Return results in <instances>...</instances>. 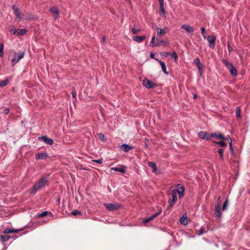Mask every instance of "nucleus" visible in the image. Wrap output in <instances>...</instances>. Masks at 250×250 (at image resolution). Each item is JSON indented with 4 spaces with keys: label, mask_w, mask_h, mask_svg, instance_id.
Masks as SVG:
<instances>
[{
    "label": "nucleus",
    "mask_w": 250,
    "mask_h": 250,
    "mask_svg": "<svg viewBox=\"0 0 250 250\" xmlns=\"http://www.w3.org/2000/svg\"><path fill=\"white\" fill-rule=\"evenodd\" d=\"M153 218L151 216H150L149 217L143 220V222L144 223V224H146V223H148L149 222H150V221H152L153 220Z\"/></svg>",
    "instance_id": "42"
},
{
    "label": "nucleus",
    "mask_w": 250,
    "mask_h": 250,
    "mask_svg": "<svg viewBox=\"0 0 250 250\" xmlns=\"http://www.w3.org/2000/svg\"><path fill=\"white\" fill-rule=\"evenodd\" d=\"M177 191L178 190H174V189L171 191L172 199L168 200V203H170L171 206H174L177 200Z\"/></svg>",
    "instance_id": "9"
},
{
    "label": "nucleus",
    "mask_w": 250,
    "mask_h": 250,
    "mask_svg": "<svg viewBox=\"0 0 250 250\" xmlns=\"http://www.w3.org/2000/svg\"><path fill=\"white\" fill-rule=\"evenodd\" d=\"M12 8L14 11V13L15 15L16 19L21 21V13L19 8L15 4L12 5Z\"/></svg>",
    "instance_id": "11"
},
{
    "label": "nucleus",
    "mask_w": 250,
    "mask_h": 250,
    "mask_svg": "<svg viewBox=\"0 0 250 250\" xmlns=\"http://www.w3.org/2000/svg\"><path fill=\"white\" fill-rule=\"evenodd\" d=\"M150 58L153 59L158 62H159V61H160L159 59L155 58V54L153 52L150 53Z\"/></svg>",
    "instance_id": "46"
},
{
    "label": "nucleus",
    "mask_w": 250,
    "mask_h": 250,
    "mask_svg": "<svg viewBox=\"0 0 250 250\" xmlns=\"http://www.w3.org/2000/svg\"><path fill=\"white\" fill-rule=\"evenodd\" d=\"M134 148L133 146L128 145L126 144H123L121 146V149L125 152H127Z\"/></svg>",
    "instance_id": "20"
},
{
    "label": "nucleus",
    "mask_w": 250,
    "mask_h": 250,
    "mask_svg": "<svg viewBox=\"0 0 250 250\" xmlns=\"http://www.w3.org/2000/svg\"><path fill=\"white\" fill-rule=\"evenodd\" d=\"M9 31L13 34H17L18 30H17L13 26L10 27Z\"/></svg>",
    "instance_id": "38"
},
{
    "label": "nucleus",
    "mask_w": 250,
    "mask_h": 250,
    "mask_svg": "<svg viewBox=\"0 0 250 250\" xmlns=\"http://www.w3.org/2000/svg\"><path fill=\"white\" fill-rule=\"evenodd\" d=\"M104 205L108 211L117 210L122 207V205L117 203L104 204Z\"/></svg>",
    "instance_id": "3"
},
{
    "label": "nucleus",
    "mask_w": 250,
    "mask_h": 250,
    "mask_svg": "<svg viewBox=\"0 0 250 250\" xmlns=\"http://www.w3.org/2000/svg\"><path fill=\"white\" fill-rule=\"evenodd\" d=\"M92 161L99 164H102L103 163V159L101 158L98 160H93Z\"/></svg>",
    "instance_id": "48"
},
{
    "label": "nucleus",
    "mask_w": 250,
    "mask_h": 250,
    "mask_svg": "<svg viewBox=\"0 0 250 250\" xmlns=\"http://www.w3.org/2000/svg\"><path fill=\"white\" fill-rule=\"evenodd\" d=\"M142 84L147 89L154 88L155 87L158 86L156 83H153L146 78L144 80Z\"/></svg>",
    "instance_id": "5"
},
{
    "label": "nucleus",
    "mask_w": 250,
    "mask_h": 250,
    "mask_svg": "<svg viewBox=\"0 0 250 250\" xmlns=\"http://www.w3.org/2000/svg\"><path fill=\"white\" fill-rule=\"evenodd\" d=\"M126 167L124 165H121L120 167H111V170H114L115 171L121 172V173H125V172Z\"/></svg>",
    "instance_id": "21"
},
{
    "label": "nucleus",
    "mask_w": 250,
    "mask_h": 250,
    "mask_svg": "<svg viewBox=\"0 0 250 250\" xmlns=\"http://www.w3.org/2000/svg\"><path fill=\"white\" fill-rule=\"evenodd\" d=\"M169 55H170L171 57H173L174 60H176L178 59V55L175 51H173L172 53H170Z\"/></svg>",
    "instance_id": "41"
},
{
    "label": "nucleus",
    "mask_w": 250,
    "mask_h": 250,
    "mask_svg": "<svg viewBox=\"0 0 250 250\" xmlns=\"http://www.w3.org/2000/svg\"><path fill=\"white\" fill-rule=\"evenodd\" d=\"M24 52H20L15 53L13 58L11 60L12 65L14 66L24 56Z\"/></svg>",
    "instance_id": "4"
},
{
    "label": "nucleus",
    "mask_w": 250,
    "mask_h": 250,
    "mask_svg": "<svg viewBox=\"0 0 250 250\" xmlns=\"http://www.w3.org/2000/svg\"><path fill=\"white\" fill-rule=\"evenodd\" d=\"M81 169H82V170H89V168L88 167H82V166H81V168H80Z\"/></svg>",
    "instance_id": "58"
},
{
    "label": "nucleus",
    "mask_w": 250,
    "mask_h": 250,
    "mask_svg": "<svg viewBox=\"0 0 250 250\" xmlns=\"http://www.w3.org/2000/svg\"><path fill=\"white\" fill-rule=\"evenodd\" d=\"M3 49H4V45H1L0 48V57H3L4 53H3Z\"/></svg>",
    "instance_id": "43"
},
{
    "label": "nucleus",
    "mask_w": 250,
    "mask_h": 250,
    "mask_svg": "<svg viewBox=\"0 0 250 250\" xmlns=\"http://www.w3.org/2000/svg\"><path fill=\"white\" fill-rule=\"evenodd\" d=\"M9 112V109H8V108H5L4 110H3V113L4 114H8Z\"/></svg>",
    "instance_id": "57"
},
{
    "label": "nucleus",
    "mask_w": 250,
    "mask_h": 250,
    "mask_svg": "<svg viewBox=\"0 0 250 250\" xmlns=\"http://www.w3.org/2000/svg\"><path fill=\"white\" fill-rule=\"evenodd\" d=\"M49 213H50V212L47 211H44L42 212L41 213H38L37 215V216L39 218H42L46 216Z\"/></svg>",
    "instance_id": "34"
},
{
    "label": "nucleus",
    "mask_w": 250,
    "mask_h": 250,
    "mask_svg": "<svg viewBox=\"0 0 250 250\" xmlns=\"http://www.w3.org/2000/svg\"><path fill=\"white\" fill-rule=\"evenodd\" d=\"M207 40L209 42V47L214 49L215 45L216 37L213 35H208L207 37Z\"/></svg>",
    "instance_id": "10"
},
{
    "label": "nucleus",
    "mask_w": 250,
    "mask_h": 250,
    "mask_svg": "<svg viewBox=\"0 0 250 250\" xmlns=\"http://www.w3.org/2000/svg\"><path fill=\"white\" fill-rule=\"evenodd\" d=\"M210 138L213 137L218 140H225V136L220 132L211 133L210 134Z\"/></svg>",
    "instance_id": "14"
},
{
    "label": "nucleus",
    "mask_w": 250,
    "mask_h": 250,
    "mask_svg": "<svg viewBox=\"0 0 250 250\" xmlns=\"http://www.w3.org/2000/svg\"><path fill=\"white\" fill-rule=\"evenodd\" d=\"M221 197L219 196L218 199H217V204H218V203H219L220 205H221Z\"/></svg>",
    "instance_id": "60"
},
{
    "label": "nucleus",
    "mask_w": 250,
    "mask_h": 250,
    "mask_svg": "<svg viewBox=\"0 0 250 250\" xmlns=\"http://www.w3.org/2000/svg\"><path fill=\"white\" fill-rule=\"evenodd\" d=\"M215 215L218 219H220L222 217V213L221 212V206L218 203L215 206Z\"/></svg>",
    "instance_id": "13"
},
{
    "label": "nucleus",
    "mask_w": 250,
    "mask_h": 250,
    "mask_svg": "<svg viewBox=\"0 0 250 250\" xmlns=\"http://www.w3.org/2000/svg\"><path fill=\"white\" fill-rule=\"evenodd\" d=\"M144 146H145V147H146V148H148V143L149 142V140L147 138H146L145 140H144Z\"/></svg>",
    "instance_id": "47"
},
{
    "label": "nucleus",
    "mask_w": 250,
    "mask_h": 250,
    "mask_svg": "<svg viewBox=\"0 0 250 250\" xmlns=\"http://www.w3.org/2000/svg\"><path fill=\"white\" fill-rule=\"evenodd\" d=\"M198 137L202 140L206 141H212L210 138V134L206 131H200L198 133Z\"/></svg>",
    "instance_id": "6"
},
{
    "label": "nucleus",
    "mask_w": 250,
    "mask_h": 250,
    "mask_svg": "<svg viewBox=\"0 0 250 250\" xmlns=\"http://www.w3.org/2000/svg\"><path fill=\"white\" fill-rule=\"evenodd\" d=\"M148 166L152 168V172H156L157 170V166L155 163L149 162L147 163Z\"/></svg>",
    "instance_id": "29"
},
{
    "label": "nucleus",
    "mask_w": 250,
    "mask_h": 250,
    "mask_svg": "<svg viewBox=\"0 0 250 250\" xmlns=\"http://www.w3.org/2000/svg\"><path fill=\"white\" fill-rule=\"evenodd\" d=\"M12 229L7 228L4 230L3 233H6V234H9V233H12Z\"/></svg>",
    "instance_id": "45"
},
{
    "label": "nucleus",
    "mask_w": 250,
    "mask_h": 250,
    "mask_svg": "<svg viewBox=\"0 0 250 250\" xmlns=\"http://www.w3.org/2000/svg\"><path fill=\"white\" fill-rule=\"evenodd\" d=\"M213 144L219 145L220 147H225L227 146V143L225 142V140H221L220 141H215L214 140L211 141Z\"/></svg>",
    "instance_id": "25"
},
{
    "label": "nucleus",
    "mask_w": 250,
    "mask_h": 250,
    "mask_svg": "<svg viewBox=\"0 0 250 250\" xmlns=\"http://www.w3.org/2000/svg\"><path fill=\"white\" fill-rule=\"evenodd\" d=\"M222 62L224 65H225L229 69L230 73L232 76H236L237 75V69L232 63L228 62L224 59H222Z\"/></svg>",
    "instance_id": "2"
},
{
    "label": "nucleus",
    "mask_w": 250,
    "mask_h": 250,
    "mask_svg": "<svg viewBox=\"0 0 250 250\" xmlns=\"http://www.w3.org/2000/svg\"><path fill=\"white\" fill-rule=\"evenodd\" d=\"M156 39L155 36L154 35L152 36V38L151 39L150 43V47H158V46L160 45L159 43H157V41H156V42H155V40Z\"/></svg>",
    "instance_id": "26"
},
{
    "label": "nucleus",
    "mask_w": 250,
    "mask_h": 250,
    "mask_svg": "<svg viewBox=\"0 0 250 250\" xmlns=\"http://www.w3.org/2000/svg\"><path fill=\"white\" fill-rule=\"evenodd\" d=\"M47 178L42 177L37 182H36L29 190L31 194H35L41 188L43 187L47 183Z\"/></svg>",
    "instance_id": "1"
},
{
    "label": "nucleus",
    "mask_w": 250,
    "mask_h": 250,
    "mask_svg": "<svg viewBox=\"0 0 250 250\" xmlns=\"http://www.w3.org/2000/svg\"><path fill=\"white\" fill-rule=\"evenodd\" d=\"M34 19V17L30 13H24L21 16V20H31Z\"/></svg>",
    "instance_id": "16"
},
{
    "label": "nucleus",
    "mask_w": 250,
    "mask_h": 250,
    "mask_svg": "<svg viewBox=\"0 0 250 250\" xmlns=\"http://www.w3.org/2000/svg\"><path fill=\"white\" fill-rule=\"evenodd\" d=\"M193 63L196 64L197 67H198L199 72L200 73V75L202 76L203 72V65L200 62V61L198 58H195L193 60Z\"/></svg>",
    "instance_id": "8"
},
{
    "label": "nucleus",
    "mask_w": 250,
    "mask_h": 250,
    "mask_svg": "<svg viewBox=\"0 0 250 250\" xmlns=\"http://www.w3.org/2000/svg\"><path fill=\"white\" fill-rule=\"evenodd\" d=\"M205 30H206V29L205 27H201V34L203 36L204 38H206V36L205 35Z\"/></svg>",
    "instance_id": "50"
},
{
    "label": "nucleus",
    "mask_w": 250,
    "mask_h": 250,
    "mask_svg": "<svg viewBox=\"0 0 250 250\" xmlns=\"http://www.w3.org/2000/svg\"><path fill=\"white\" fill-rule=\"evenodd\" d=\"M39 139H42L44 143L47 145H52L54 143L53 140L48 138L46 136H42L40 137Z\"/></svg>",
    "instance_id": "17"
},
{
    "label": "nucleus",
    "mask_w": 250,
    "mask_h": 250,
    "mask_svg": "<svg viewBox=\"0 0 250 250\" xmlns=\"http://www.w3.org/2000/svg\"><path fill=\"white\" fill-rule=\"evenodd\" d=\"M98 136L99 137V138L102 140V141H106V139L105 138V136L104 135V134L103 133H99L98 134Z\"/></svg>",
    "instance_id": "44"
},
{
    "label": "nucleus",
    "mask_w": 250,
    "mask_h": 250,
    "mask_svg": "<svg viewBox=\"0 0 250 250\" xmlns=\"http://www.w3.org/2000/svg\"><path fill=\"white\" fill-rule=\"evenodd\" d=\"M9 83V78L7 77L5 80L0 81V87H2L6 86Z\"/></svg>",
    "instance_id": "30"
},
{
    "label": "nucleus",
    "mask_w": 250,
    "mask_h": 250,
    "mask_svg": "<svg viewBox=\"0 0 250 250\" xmlns=\"http://www.w3.org/2000/svg\"><path fill=\"white\" fill-rule=\"evenodd\" d=\"M10 238V236L3 235H1L0 236V240L3 242H5L7 241Z\"/></svg>",
    "instance_id": "35"
},
{
    "label": "nucleus",
    "mask_w": 250,
    "mask_h": 250,
    "mask_svg": "<svg viewBox=\"0 0 250 250\" xmlns=\"http://www.w3.org/2000/svg\"><path fill=\"white\" fill-rule=\"evenodd\" d=\"M160 3L159 14L162 16H165L166 11L164 9V0H158Z\"/></svg>",
    "instance_id": "15"
},
{
    "label": "nucleus",
    "mask_w": 250,
    "mask_h": 250,
    "mask_svg": "<svg viewBox=\"0 0 250 250\" xmlns=\"http://www.w3.org/2000/svg\"><path fill=\"white\" fill-rule=\"evenodd\" d=\"M159 215L157 214V213H155V214H154L153 215H152L151 216V217L153 218V219H154L155 217H156L157 216H158Z\"/></svg>",
    "instance_id": "59"
},
{
    "label": "nucleus",
    "mask_w": 250,
    "mask_h": 250,
    "mask_svg": "<svg viewBox=\"0 0 250 250\" xmlns=\"http://www.w3.org/2000/svg\"><path fill=\"white\" fill-rule=\"evenodd\" d=\"M229 148L230 153L232 155H234V151L232 146V144L231 142L229 143Z\"/></svg>",
    "instance_id": "39"
},
{
    "label": "nucleus",
    "mask_w": 250,
    "mask_h": 250,
    "mask_svg": "<svg viewBox=\"0 0 250 250\" xmlns=\"http://www.w3.org/2000/svg\"><path fill=\"white\" fill-rule=\"evenodd\" d=\"M236 116L237 118H241V110L239 106L236 108Z\"/></svg>",
    "instance_id": "36"
},
{
    "label": "nucleus",
    "mask_w": 250,
    "mask_h": 250,
    "mask_svg": "<svg viewBox=\"0 0 250 250\" xmlns=\"http://www.w3.org/2000/svg\"><path fill=\"white\" fill-rule=\"evenodd\" d=\"M176 186L177 187V189H174V190H178L177 193L178 194L179 198L181 199L184 196L185 188L181 184H179Z\"/></svg>",
    "instance_id": "7"
},
{
    "label": "nucleus",
    "mask_w": 250,
    "mask_h": 250,
    "mask_svg": "<svg viewBox=\"0 0 250 250\" xmlns=\"http://www.w3.org/2000/svg\"><path fill=\"white\" fill-rule=\"evenodd\" d=\"M228 202H229V200L227 198L225 200V201L224 202L223 206H222V209L223 211L227 209L228 206Z\"/></svg>",
    "instance_id": "37"
},
{
    "label": "nucleus",
    "mask_w": 250,
    "mask_h": 250,
    "mask_svg": "<svg viewBox=\"0 0 250 250\" xmlns=\"http://www.w3.org/2000/svg\"><path fill=\"white\" fill-rule=\"evenodd\" d=\"M249 193L250 194V190L249 191Z\"/></svg>",
    "instance_id": "64"
},
{
    "label": "nucleus",
    "mask_w": 250,
    "mask_h": 250,
    "mask_svg": "<svg viewBox=\"0 0 250 250\" xmlns=\"http://www.w3.org/2000/svg\"><path fill=\"white\" fill-rule=\"evenodd\" d=\"M105 41V37L104 36V37H103L102 42L103 43H104Z\"/></svg>",
    "instance_id": "62"
},
{
    "label": "nucleus",
    "mask_w": 250,
    "mask_h": 250,
    "mask_svg": "<svg viewBox=\"0 0 250 250\" xmlns=\"http://www.w3.org/2000/svg\"><path fill=\"white\" fill-rule=\"evenodd\" d=\"M197 95L196 94H195L193 95V99H197Z\"/></svg>",
    "instance_id": "63"
},
{
    "label": "nucleus",
    "mask_w": 250,
    "mask_h": 250,
    "mask_svg": "<svg viewBox=\"0 0 250 250\" xmlns=\"http://www.w3.org/2000/svg\"><path fill=\"white\" fill-rule=\"evenodd\" d=\"M23 229H12V233H14V232H18L20 231H21V230H23Z\"/></svg>",
    "instance_id": "53"
},
{
    "label": "nucleus",
    "mask_w": 250,
    "mask_h": 250,
    "mask_svg": "<svg viewBox=\"0 0 250 250\" xmlns=\"http://www.w3.org/2000/svg\"><path fill=\"white\" fill-rule=\"evenodd\" d=\"M146 39V36L145 35L140 36H134L133 38V40L138 42H141L145 40Z\"/></svg>",
    "instance_id": "23"
},
{
    "label": "nucleus",
    "mask_w": 250,
    "mask_h": 250,
    "mask_svg": "<svg viewBox=\"0 0 250 250\" xmlns=\"http://www.w3.org/2000/svg\"><path fill=\"white\" fill-rule=\"evenodd\" d=\"M157 35L158 37H161L164 36L169 31L168 28L167 27H164L163 29H161L159 27H157Z\"/></svg>",
    "instance_id": "12"
},
{
    "label": "nucleus",
    "mask_w": 250,
    "mask_h": 250,
    "mask_svg": "<svg viewBox=\"0 0 250 250\" xmlns=\"http://www.w3.org/2000/svg\"><path fill=\"white\" fill-rule=\"evenodd\" d=\"M158 62H159V63L161 66L162 70L163 71V72L165 74L168 75L169 74V72L168 71H167V70L166 65L165 62H162L161 60L159 61Z\"/></svg>",
    "instance_id": "24"
},
{
    "label": "nucleus",
    "mask_w": 250,
    "mask_h": 250,
    "mask_svg": "<svg viewBox=\"0 0 250 250\" xmlns=\"http://www.w3.org/2000/svg\"><path fill=\"white\" fill-rule=\"evenodd\" d=\"M47 156V154L45 153H38L35 156V158L37 160L43 159Z\"/></svg>",
    "instance_id": "27"
},
{
    "label": "nucleus",
    "mask_w": 250,
    "mask_h": 250,
    "mask_svg": "<svg viewBox=\"0 0 250 250\" xmlns=\"http://www.w3.org/2000/svg\"><path fill=\"white\" fill-rule=\"evenodd\" d=\"M160 54L162 56H164V57L165 58V57H167L168 55H169V54H170V53L164 52H161V53H160Z\"/></svg>",
    "instance_id": "51"
},
{
    "label": "nucleus",
    "mask_w": 250,
    "mask_h": 250,
    "mask_svg": "<svg viewBox=\"0 0 250 250\" xmlns=\"http://www.w3.org/2000/svg\"><path fill=\"white\" fill-rule=\"evenodd\" d=\"M227 46H228V50H229V52H231L233 51V49L230 46V43L229 42H227Z\"/></svg>",
    "instance_id": "49"
},
{
    "label": "nucleus",
    "mask_w": 250,
    "mask_h": 250,
    "mask_svg": "<svg viewBox=\"0 0 250 250\" xmlns=\"http://www.w3.org/2000/svg\"><path fill=\"white\" fill-rule=\"evenodd\" d=\"M50 11L51 13L55 14L54 18L56 20L59 16V10L57 7H53L50 9Z\"/></svg>",
    "instance_id": "22"
},
{
    "label": "nucleus",
    "mask_w": 250,
    "mask_h": 250,
    "mask_svg": "<svg viewBox=\"0 0 250 250\" xmlns=\"http://www.w3.org/2000/svg\"><path fill=\"white\" fill-rule=\"evenodd\" d=\"M71 94H72L73 98H76V91H74V90H73L71 92Z\"/></svg>",
    "instance_id": "56"
},
{
    "label": "nucleus",
    "mask_w": 250,
    "mask_h": 250,
    "mask_svg": "<svg viewBox=\"0 0 250 250\" xmlns=\"http://www.w3.org/2000/svg\"><path fill=\"white\" fill-rule=\"evenodd\" d=\"M71 214L73 216H76V215H82L83 213H82V212L80 210H78L77 209H74L71 211Z\"/></svg>",
    "instance_id": "33"
},
{
    "label": "nucleus",
    "mask_w": 250,
    "mask_h": 250,
    "mask_svg": "<svg viewBox=\"0 0 250 250\" xmlns=\"http://www.w3.org/2000/svg\"><path fill=\"white\" fill-rule=\"evenodd\" d=\"M224 151V150L223 148H219L217 150V152L219 154V158L221 161L224 160V155H223Z\"/></svg>",
    "instance_id": "32"
},
{
    "label": "nucleus",
    "mask_w": 250,
    "mask_h": 250,
    "mask_svg": "<svg viewBox=\"0 0 250 250\" xmlns=\"http://www.w3.org/2000/svg\"><path fill=\"white\" fill-rule=\"evenodd\" d=\"M204 232V229L203 228H201L199 231V232L198 233V235H202L203 234Z\"/></svg>",
    "instance_id": "54"
},
{
    "label": "nucleus",
    "mask_w": 250,
    "mask_h": 250,
    "mask_svg": "<svg viewBox=\"0 0 250 250\" xmlns=\"http://www.w3.org/2000/svg\"><path fill=\"white\" fill-rule=\"evenodd\" d=\"M180 222L181 224L186 225L188 224V219L186 214L183 215L180 219Z\"/></svg>",
    "instance_id": "28"
},
{
    "label": "nucleus",
    "mask_w": 250,
    "mask_h": 250,
    "mask_svg": "<svg viewBox=\"0 0 250 250\" xmlns=\"http://www.w3.org/2000/svg\"><path fill=\"white\" fill-rule=\"evenodd\" d=\"M162 212V208H160V209L158 210V212H157L156 213H157V214L159 215Z\"/></svg>",
    "instance_id": "61"
},
{
    "label": "nucleus",
    "mask_w": 250,
    "mask_h": 250,
    "mask_svg": "<svg viewBox=\"0 0 250 250\" xmlns=\"http://www.w3.org/2000/svg\"><path fill=\"white\" fill-rule=\"evenodd\" d=\"M225 140H227V141H229V142H231L232 143V139H231V137L229 135L227 136L226 137H225Z\"/></svg>",
    "instance_id": "52"
},
{
    "label": "nucleus",
    "mask_w": 250,
    "mask_h": 250,
    "mask_svg": "<svg viewBox=\"0 0 250 250\" xmlns=\"http://www.w3.org/2000/svg\"><path fill=\"white\" fill-rule=\"evenodd\" d=\"M141 31V30L140 28L136 29H135V27L132 28V29H131V32H132L133 34H137L138 33L140 32Z\"/></svg>",
    "instance_id": "40"
},
{
    "label": "nucleus",
    "mask_w": 250,
    "mask_h": 250,
    "mask_svg": "<svg viewBox=\"0 0 250 250\" xmlns=\"http://www.w3.org/2000/svg\"><path fill=\"white\" fill-rule=\"evenodd\" d=\"M156 41H157V43L160 44L158 46V47H160L162 45L164 46H168L169 45V42L167 41H166L164 40H160L158 38H157L156 39Z\"/></svg>",
    "instance_id": "19"
},
{
    "label": "nucleus",
    "mask_w": 250,
    "mask_h": 250,
    "mask_svg": "<svg viewBox=\"0 0 250 250\" xmlns=\"http://www.w3.org/2000/svg\"><path fill=\"white\" fill-rule=\"evenodd\" d=\"M173 206H171L170 205V203H169V206L167 208L165 211V213H166L167 211H168V210H171V208L172 207H173Z\"/></svg>",
    "instance_id": "55"
},
{
    "label": "nucleus",
    "mask_w": 250,
    "mask_h": 250,
    "mask_svg": "<svg viewBox=\"0 0 250 250\" xmlns=\"http://www.w3.org/2000/svg\"><path fill=\"white\" fill-rule=\"evenodd\" d=\"M27 32V30L25 29H20L18 30L17 35H24Z\"/></svg>",
    "instance_id": "31"
},
{
    "label": "nucleus",
    "mask_w": 250,
    "mask_h": 250,
    "mask_svg": "<svg viewBox=\"0 0 250 250\" xmlns=\"http://www.w3.org/2000/svg\"><path fill=\"white\" fill-rule=\"evenodd\" d=\"M181 28L186 31L188 33H193L194 31V28L188 24H183L181 26Z\"/></svg>",
    "instance_id": "18"
}]
</instances>
